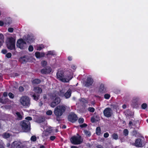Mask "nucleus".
Listing matches in <instances>:
<instances>
[{
    "label": "nucleus",
    "instance_id": "nucleus-1",
    "mask_svg": "<svg viewBox=\"0 0 148 148\" xmlns=\"http://www.w3.org/2000/svg\"><path fill=\"white\" fill-rule=\"evenodd\" d=\"M67 72L61 69H59L56 74L57 79L63 82H68L72 79V77L70 73L68 74Z\"/></svg>",
    "mask_w": 148,
    "mask_h": 148
},
{
    "label": "nucleus",
    "instance_id": "nucleus-2",
    "mask_svg": "<svg viewBox=\"0 0 148 148\" xmlns=\"http://www.w3.org/2000/svg\"><path fill=\"white\" fill-rule=\"evenodd\" d=\"M66 107L62 105L57 106L54 109V113L57 117L61 116L66 110Z\"/></svg>",
    "mask_w": 148,
    "mask_h": 148
},
{
    "label": "nucleus",
    "instance_id": "nucleus-3",
    "mask_svg": "<svg viewBox=\"0 0 148 148\" xmlns=\"http://www.w3.org/2000/svg\"><path fill=\"white\" fill-rule=\"evenodd\" d=\"M15 40L11 37L8 38V41L7 42V47L8 49L10 50L15 49Z\"/></svg>",
    "mask_w": 148,
    "mask_h": 148
},
{
    "label": "nucleus",
    "instance_id": "nucleus-4",
    "mask_svg": "<svg viewBox=\"0 0 148 148\" xmlns=\"http://www.w3.org/2000/svg\"><path fill=\"white\" fill-rule=\"evenodd\" d=\"M20 101L21 104L25 107H28L30 104V100L28 96H23L21 98Z\"/></svg>",
    "mask_w": 148,
    "mask_h": 148
},
{
    "label": "nucleus",
    "instance_id": "nucleus-5",
    "mask_svg": "<svg viewBox=\"0 0 148 148\" xmlns=\"http://www.w3.org/2000/svg\"><path fill=\"white\" fill-rule=\"evenodd\" d=\"M29 122L27 121H23L21 123V125L23 131L25 132H29L30 131V127L29 125Z\"/></svg>",
    "mask_w": 148,
    "mask_h": 148
},
{
    "label": "nucleus",
    "instance_id": "nucleus-6",
    "mask_svg": "<svg viewBox=\"0 0 148 148\" xmlns=\"http://www.w3.org/2000/svg\"><path fill=\"white\" fill-rule=\"evenodd\" d=\"M81 137L80 136H74L70 139V141L71 143L73 145H77L81 144L82 140H81Z\"/></svg>",
    "mask_w": 148,
    "mask_h": 148
},
{
    "label": "nucleus",
    "instance_id": "nucleus-7",
    "mask_svg": "<svg viewBox=\"0 0 148 148\" xmlns=\"http://www.w3.org/2000/svg\"><path fill=\"white\" fill-rule=\"evenodd\" d=\"M26 43L22 39H20L17 41L16 46L21 49L25 48Z\"/></svg>",
    "mask_w": 148,
    "mask_h": 148
},
{
    "label": "nucleus",
    "instance_id": "nucleus-8",
    "mask_svg": "<svg viewBox=\"0 0 148 148\" xmlns=\"http://www.w3.org/2000/svg\"><path fill=\"white\" fill-rule=\"evenodd\" d=\"M103 114L105 117L107 118L110 117L112 114V110L110 108H106L103 110Z\"/></svg>",
    "mask_w": 148,
    "mask_h": 148
},
{
    "label": "nucleus",
    "instance_id": "nucleus-9",
    "mask_svg": "<svg viewBox=\"0 0 148 148\" xmlns=\"http://www.w3.org/2000/svg\"><path fill=\"white\" fill-rule=\"evenodd\" d=\"M68 120L72 123L75 122L77 120V115L74 113L70 114L68 116Z\"/></svg>",
    "mask_w": 148,
    "mask_h": 148
},
{
    "label": "nucleus",
    "instance_id": "nucleus-10",
    "mask_svg": "<svg viewBox=\"0 0 148 148\" xmlns=\"http://www.w3.org/2000/svg\"><path fill=\"white\" fill-rule=\"evenodd\" d=\"M11 147L12 148H23V146L21 142L15 141L12 143Z\"/></svg>",
    "mask_w": 148,
    "mask_h": 148
},
{
    "label": "nucleus",
    "instance_id": "nucleus-11",
    "mask_svg": "<svg viewBox=\"0 0 148 148\" xmlns=\"http://www.w3.org/2000/svg\"><path fill=\"white\" fill-rule=\"evenodd\" d=\"M61 101V99L60 97H57L53 100L51 103V106L54 108L59 104Z\"/></svg>",
    "mask_w": 148,
    "mask_h": 148
},
{
    "label": "nucleus",
    "instance_id": "nucleus-12",
    "mask_svg": "<svg viewBox=\"0 0 148 148\" xmlns=\"http://www.w3.org/2000/svg\"><path fill=\"white\" fill-rule=\"evenodd\" d=\"M93 83V79L91 77H88L85 83V86L87 87H89L92 86Z\"/></svg>",
    "mask_w": 148,
    "mask_h": 148
},
{
    "label": "nucleus",
    "instance_id": "nucleus-13",
    "mask_svg": "<svg viewBox=\"0 0 148 148\" xmlns=\"http://www.w3.org/2000/svg\"><path fill=\"white\" fill-rule=\"evenodd\" d=\"M51 71L52 69L50 67L47 66V67L41 70L40 72L42 74H46L49 73Z\"/></svg>",
    "mask_w": 148,
    "mask_h": 148
},
{
    "label": "nucleus",
    "instance_id": "nucleus-14",
    "mask_svg": "<svg viewBox=\"0 0 148 148\" xmlns=\"http://www.w3.org/2000/svg\"><path fill=\"white\" fill-rule=\"evenodd\" d=\"M142 139L140 138L136 139L134 145L137 147H142Z\"/></svg>",
    "mask_w": 148,
    "mask_h": 148
},
{
    "label": "nucleus",
    "instance_id": "nucleus-15",
    "mask_svg": "<svg viewBox=\"0 0 148 148\" xmlns=\"http://www.w3.org/2000/svg\"><path fill=\"white\" fill-rule=\"evenodd\" d=\"M99 91L101 93H105L106 92V88L104 86V84H101L99 88Z\"/></svg>",
    "mask_w": 148,
    "mask_h": 148
},
{
    "label": "nucleus",
    "instance_id": "nucleus-16",
    "mask_svg": "<svg viewBox=\"0 0 148 148\" xmlns=\"http://www.w3.org/2000/svg\"><path fill=\"white\" fill-rule=\"evenodd\" d=\"M31 97H33V99L35 101H37L40 98V95L34 92H32L30 94Z\"/></svg>",
    "mask_w": 148,
    "mask_h": 148
},
{
    "label": "nucleus",
    "instance_id": "nucleus-17",
    "mask_svg": "<svg viewBox=\"0 0 148 148\" xmlns=\"http://www.w3.org/2000/svg\"><path fill=\"white\" fill-rule=\"evenodd\" d=\"M140 99L138 97L133 99L132 101V105L135 108L138 106V103Z\"/></svg>",
    "mask_w": 148,
    "mask_h": 148
},
{
    "label": "nucleus",
    "instance_id": "nucleus-18",
    "mask_svg": "<svg viewBox=\"0 0 148 148\" xmlns=\"http://www.w3.org/2000/svg\"><path fill=\"white\" fill-rule=\"evenodd\" d=\"M34 90L35 92L38 94V95H40L42 92V88L39 87H34Z\"/></svg>",
    "mask_w": 148,
    "mask_h": 148
},
{
    "label": "nucleus",
    "instance_id": "nucleus-19",
    "mask_svg": "<svg viewBox=\"0 0 148 148\" xmlns=\"http://www.w3.org/2000/svg\"><path fill=\"white\" fill-rule=\"evenodd\" d=\"M71 94V90L69 89L67 92L64 94V96L66 99H68L70 97Z\"/></svg>",
    "mask_w": 148,
    "mask_h": 148
},
{
    "label": "nucleus",
    "instance_id": "nucleus-20",
    "mask_svg": "<svg viewBox=\"0 0 148 148\" xmlns=\"http://www.w3.org/2000/svg\"><path fill=\"white\" fill-rule=\"evenodd\" d=\"M25 40L28 42H32L34 41L33 37L28 35H27L26 37L25 38Z\"/></svg>",
    "mask_w": 148,
    "mask_h": 148
},
{
    "label": "nucleus",
    "instance_id": "nucleus-21",
    "mask_svg": "<svg viewBox=\"0 0 148 148\" xmlns=\"http://www.w3.org/2000/svg\"><path fill=\"white\" fill-rule=\"evenodd\" d=\"M9 99L8 98H5L3 99L1 98H0V102L3 104H5L7 102H9Z\"/></svg>",
    "mask_w": 148,
    "mask_h": 148
},
{
    "label": "nucleus",
    "instance_id": "nucleus-22",
    "mask_svg": "<svg viewBox=\"0 0 148 148\" xmlns=\"http://www.w3.org/2000/svg\"><path fill=\"white\" fill-rule=\"evenodd\" d=\"M4 37L3 35L2 34H0V47L2 45L3 43L4 42Z\"/></svg>",
    "mask_w": 148,
    "mask_h": 148
},
{
    "label": "nucleus",
    "instance_id": "nucleus-23",
    "mask_svg": "<svg viewBox=\"0 0 148 148\" xmlns=\"http://www.w3.org/2000/svg\"><path fill=\"white\" fill-rule=\"evenodd\" d=\"M41 82L40 79H36L32 81V83L33 84H38Z\"/></svg>",
    "mask_w": 148,
    "mask_h": 148
},
{
    "label": "nucleus",
    "instance_id": "nucleus-24",
    "mask_svg": "<svg viewBox=\"0 0 148 148\" xmlns=\"http://www.w3.org/2000/svg\"><path fill=\"white\" fill-rule=\"evenodd\" d=\"M96 134L98 136L100 135L101 133V129L99 127H97L96 130Z\"/></svg>",
    "mask_w": 148,
    "mask_h": 148
},
{
    "label": "nucleus",
    "instance_id": "nucleus-25",
    "mask_svg": "<svg viewBox=\"0 0 148 148\" xmlns=\"http://www.w3.org/2000/svg\"><path fill=\"white\" fill-rule=\"evenodd\" d=\"M16 114L17 116V118L19 120H21L22 119V116L19 112H17Z\"/></svg>",
    "mask_w": 148,
    "mask_h": 148
},
{
    "label": "nucleus",
    "instance_id": "nucleus-26",
    "mask_svg": "<svg viewBox=\"0 0 148 148\" xmlns=\"http://www.w3.org/2000/svg\"><path fill=\"white\" fill-rule=\"evenodd\" d=\"M84 134L88 136H90L91 135V134L90 131L86 130H84Z\"/></svg>",
    "mask_w": 148,
    "mask_h": 148
},
{
    "label": "nucleus",
    "instance_id": "nucleus-27",
    "mask_svg": "<svg viewBox=\"0 0 148 148\" xmlns=\"http://www.w3.org/2000/svg\"><path fill=\"white\" fill-rule=\"evenodd\" d=\"M118 135L116 133H114L112 135V138L115 140H116L118 139Z\"/></svg>",
    "mask_w": 148,
    "mask_h": 148
},
{
    "label": "nucleus",
    "instance_id": "nucleus-28",
    "mask_svg": "<svg viewBox=\"0 0 148 148\" xmlns=\"http://www.w3.org/2000/svg\"><path fill=\"white\" fill-rule=\"evenodd\" d=\"M20 61L22 63H24L26 61V59L25 57L23 56L21 57L20 58Z\"/></svg>",
    "mask_w": 148,
    "mask_h": 148
},
{
    "label": "nucleus",
    "instance_id": "nucleus-29",
    "mask_svg": "<svg viewBox=\"0 0 148 148\" xmlns=\"http://www.w3.org/2000/svg\"><path fill=\"white\" fill-rule=\"evenodd\" d=\"M41 65L43 67H45L46 66L47 64V62L45 60H43L41 62Z\"/></svg>",
    "mask_w": 148,
    "mask_h": 148
},
{
    "label": "nucleus",
    "instance_id": "nucleus-30",
    "mask_svg": "<svg viewBox=\"0 0 148 148\" xmlns=\"http://www.w3.org/2000/svg\"><path fill=\"white\" fill-rule=\"evenodd\" d=\"M147 104L145 103H144L141 105V108L142 109L145 110L147 108Z\"/></svg>",
    "mask_w": 148,
    "mask_h": 148
},
{
    "label": "nucleus",
    "instance_id": "nucleus-31",
    "mask_svg": "<svg viewBox=\"0 0 148 148\" xmlns=\"http://www.w3.org/2000/svg\"><path fill=\"white\" fill-rule=\"evenodd\" d=\"M44 48V46L42 44L40 46H38L37 47V50L38 51H40L42 49Z\"/></svg>",
    "mask_w": 148,
    "mask_h": 148
},
{
    "label": "nucleus",
    "instance_id": "nucleus-32",
    "mask_svg": "<svg viewBox=\"0 0 148 148\" xmlns=\"http://www.w3.org/2000/svg\"><path fill=\"white\" fill-rule=\"evenodd\" d=\"M36 57L38 58H40V54L39 52L37 51L35 53Z\"/></svg>",
    "mask_w": 148,
    "mask_h": 148
},
{
    "label": "nucleus",
    "instance_id": "nucleus-33",
    "mask_svg": "<svg viewBox=\"0 0 148 148\" xmlns=\"http://www.w3.org/2000/svg\"><path fill=\"white\" fill-rule=\"evenodd\" d=\"M129 132L127 129H125L123 130V134L125 136H127Z\"/></svg>",
    "mask_w": 148,
    "mask_h": 148
},
{
    "label": "nucleus",
    "instance_id": "nucleus-34",
    "mask_svg": "<svg viewBox=\"0 0 148 148\" xmlns=\"http://www.w3.org/2000/svg\"><path fill=\"white\" fill-rule=\"evenodd\" d=\"M88 110L89 111L91 112H93L95 111V109L93 107H89L88 108Z\"/></svg>",
    "mask_w": 148,
    "mask_h": 148
},
{
    "label": "nucleus",
    "instance_id": "nucleus-35",
    "mask_svg": "<svg viewBox=\"0 0 148 148\" xmlns=\"http://www.w3.org/2000/svg\"><path fill=\"white\" fill-rule=\"evenodd\" d=\"M3 136L4 138H7L10 137V136L9 133H5L3 134Z\"/></svg>",
    "mask_w": 148,
    "mask_h": 148
},
{
    "label": "nucleus",
    "instance_id": "nucleus-36",
    "mask_svg": "<svg viewBox=\"0 0 148 148\" xmlns=\"http://www.w3.org/2000/svg\"><path fill=\"white\" fill-rule=\"evenodd\" d=\"M110 97V95L108 94H106L104 95V97L106 99H109Z\"/></svg>",
    "mask_w": 148,
    "mask_h": 148
},
{
    "label": "nucleus",
    "instance_id": "nucleus-37",
    "mask_svg": "<svg viewBox=\"0 0 148 148\" xmlns=\"http://www.w3.org/2000/svg\"><path fill=\"white\" fill-rule=\"evenodd\" d=\"M8 95L9 97L10 98L13 99L14 98V95L11 92H9L8 93Z\"/></svg>",
    "mask_w": 148,
    "mask_h": 148
},
{
    "label": "nucleus",
    "instance_id": "nucleus-38",
    "mask_svg": "<svg viewBox=\"0 0 148 148\" xmlns=\"http://www.w3.org/2000/svg\"><path fill=\"white\" fill-rule=\"evenodd\" d=\"M49 134V133L47 131H45L43 132L42 136L44 137L45 136H47Z\"/></svg>",
    "mask_w": 148,
    "mask_h": 148
},
{
    "label": "nucleus",
    "instance_id": "nucleus-39",
    "mask_svg": "<svg viewBox=\"0 0 148 148\" xmlns=\"http://www.w3.org/2000/svg\"><path fill=\"white\" fill-rule=\"evenodd\" d=\"M31 140L32 141L34 142L36 140V137L34 136H32L31 138Z\"/></svg>",
    "mask_w": 148,
    "mask_h": 148
},
{
    "label": "nucleus",
    "instance_id": "nucleus-40",
    "mask_svg": "<svg viewBox=\"0 0 148 148\" xmlns=\"http://www.w3.org/2000/svg\"><path fill=\"white\" fill-rule=\"evenodd\" d=\"M54 55L53 51H48L47 53V55H50L53 56Z\"/></svg>",
    "mask_w": 148,
    "mask_h": 148
},
{
    "label": "nucleus",
    "instance_id": "nucleus-41",
    "mask_svg": "<svg viewBox=\"0 0 148 148\" xmlns=\"http://www.w3.org/2000/svg\"><path fill=\"white\" fill-rule=\"evenodd\" d=\"M78 122L79 123H82L84 122V119L83 118H80L79 119Z\"/></svg>",
    "mask_w": 148,
    "mask_h": 148
},
{
    "label": "nucleus",
    "instance_id": "nucleus-42",
    "mask_svg": "<svg viewBox=\"0 0 148 148\" xmlns=\"http://www.w3.org/2000/svg\"><path fill=\"white\" fill-rule=\"evenodd\" d=\"M28 50L30 52L34 50V48L32 45H30L28 48Z\"/></svg>",
    "mask_w": 148,
    "mask_h": 148
},
{
    "label": "nucleus",
    "instance_id": "nucleus-43",
    "mask_svg": "<svg viewBox=\"0 0 148 148\" xmlns=\"http://www.w3.org/2000/svg\"><path fill=\"white\" fill-rule=\"evenodd\" d=\"M52 112L51 110H49L47 111L46 114L47 115H51L52 114Z\"/></svg>",
    "mask_w": 148,
    "mask_h": 148
},
{
    "label": "nucleus",
    "instance_id": "nucleus-44",
    "mask_svg": "<svg viewBox=\"0 0 148 148\" xmlns=\"http://www.w3.org/2000/svg\"><path fill=\"white\" fill-rule=\"evenodd\" d=\"M88 126V125L87 124H86V123H84L82 125H80V127H81V128H84V127H86L87 126Z\"/></svg>",
    "mask_w": 148,
    "mask_h": 148
},
{
    "label": "nucleus",
    "instance_id": "nucleus-45",
    "mask_svg": "<svg viewBox=\"0 0 148 148\" xmlns=\"http://www.w3.org/2000/svg\"><path fill=\"white\" fill-rule=\"evenodd\" d=\"M12 56V54L10 53H7L6 55V57L8 58H10Z\"/></svg>",
    "mask_w": 148,
    "mask_h": 148
},
{
    "label": "nucleus",
    "instance_id": "nucleus-46",
    "mask_svg": "<svg viewBox=\"0 0 148 148\" xmlns=\"http://www.w3.org/2000/svg\"><path fill=\"white\" fill-rule=\"evenodd\" d=\"M11 21L10 20L6 21H5V24L6 25H9L11 23Z\"/></svg>",
    "mask_w": 148,
    "mask_h": 148
},
{
    "label": "nucleus",
    "instance_id": "nucleus-47",
    "mask_svg": "<svg viewBox=\"0 0 148 148\" xmlns=\"http://www.w3.org/2000/svg\"><path fill=\"white\" fill-rule=\"evenodd\" d=\"M24 88L22 86H20L19 88V90L20 92H22L24 90Z\"/></svg>",
    "mask_w": 148,
    "mask_h": 148
},
{
    "label": "nucleus",
    "instance_id": "nucleus-48",
    "mask_svg": "<svg viewBox=\"0 0 148 148\" xmlns=\"http://www.w3.org/2000/svg\"><path fill=\"white\" fill-rule=\"evenodd\" d=\"M111 106L113 109H116L117 108V106L116 104H111Z\"/></svg>",
    "mask_w": 148,
    "mask_h": 148
},
{
    "label": "nucleus",
    "instance_id": "nucleus-49",
    "mask_svg": "<svg viewBox=\"0 0 148 148\" xmlns=\"http://www.w3.org/2000/svg\"><path fill=\"white\" fill-rule=\"evenodd\" d=\"M8 31L9 32L12 33L13 32L14 29L13 28H9L8 29Z\"/></svg>",
    "mask_w": 148,
    "mask_h": 148
},
{
    "label": "nucleus",
    "instance_id": "nucleus-50",
    "mask_svg": "<svg viewBox=\"0 0 148 148\" xmlns=\"http://www.w3.org/2000/svg\"><path fill=\"white\" fill-rule=\"evenodd\" d=\"M109 136V134L108 132H106L104 134L103 136L105 138H108Z\"/></svg>",
    "mask_w": 148,
    "mask_h": 148
},
{
    "label": "nucleus",
    "instance_id": "nucleus-51",
    "mask_svg": "<svg viewBox=\"0 0 148 148\" xmlns=\"http://www.w3.org/2000/svg\"><path fill=\"white\" fill-rule=\"evenodd\" d=\"M44 121H45L44 119L42 118H41L39 119L38 120V121L40 123L44 122Z\"/></svg>",
    "mask_w": 148,
    "mask_h": 148
},
{
    "label": "nucleus",
    "instance_id": "nucleus-52",
    "mask_svg": "<svg viewBox=\"0 0 148 148\" xmlns=\"http://www.w3.org/2000/svg\"><path fill=\"white\" fill-rule=\"evenodd\" d=\"M91 121L92 123H94L95 121V118L93 117H92L91 118Z\"/></svg>",
    "mask_w": 148,
    "mask_h": 148
},
{
    "label": "nucleus",
    "instance_id": "nucleus-53",
    "mask_svg": "<svg viewBox=\"0 0 148 148\" xmlns=\"http://www.w3.org/2000/svg\"><path fill=\"white\" fill-rule=\"evenodd\" d=\"M56 138V137L54 136H51L50 138L51 140L53 141Z\"/></svg>",
    "mask_w": 148,
    "mask_h": 148
},
{
    "label": "nucleus",
    "instance_id": "nucleus-54",
    "mask_svg": "<svg viewBox=\"0 0 148 148\" xmlns=\"http://www.w3.org/2000/svg\"><path fill=\"white\" fill-rule=\"evenodd\" d=\"M25 119L28 121H31L32 120V118L30 116H27L25 118Z\"/></svg>",
    "mask_w": 148,
    "mask_h": 148
},
{
    "label": "nucleus",
    "instance_id": "nucleus-55",
    "mask_svg": "<svg viewBox=\"0 0 148 148\" xmlns=\"http://www.w3.org/2000/svg\"><path fill=\"white\" fill-rule=\"evenodd\" d=\"M1 52L3 54H5L7 53V51L6 49H3L2 50Z\"/></svg>",
    "mask_w": 148,
    "mask_h": 148
},
{
    "label": "nucleus",
    "instance_id": "nucleus-56",
    "mask_svg": "<svg viewBox=\"0 0 148 148\" xmlns=\"http://www.w3.org/2000/svg\"><path fill=\"white\" fill-rule=\"evenodd\" d=\"M8 96V93L6 92H4L3 93V96L4 97H6Z\"/></svg>",
    "mask_w": 148,
    "mask_h": 148
},
{
    "label": "nucleus",
    "instance_id": "nucleus-57",
    "mask_svg": "<svg viewBox=\"0 0 148 148\" xmlns=\"http://www.w3.org/2000/svg\"><path fill=\"white\" fill-rule=\"evenodd\" d=\"M4 23L3 21H0V26H2L3 25Z\"/></svg>",
    "mask_w": 148,
    "mask_h": 148
},
{
    "label": "nucleus",
    "instance_id": "nucleus-58",
    "mask_svg": "<svg viewBox=\"0 0 148 148\" xmlns=\"http://www.w3.org/2000/svg\"><path fill=\"white\" fill-rule=\"evenodd\" d=\"M97 148H103V147L100 145H98L96 146Z\"/></svg>",
    "mask_w": 148,
    "mask_h": 148
},
{
    "label": "nucleus",
    "instance_id": "nucleus-59",
    "mask_svg": "<svg viewBox=\"0 0 148 148\" xmlns=\"http://www.w3.org/2000/svg\"><path fill=\"white\" fill-rule=\"evenodd\" d=\"M68 60H69V61H71L72 60V57L71 56H69L68 57Z\"/></svg>",
    "mask_w": 148,
    "mask_h": 148
},
{
    "label": "nucleus",
    "instance_id": "nucleus-60",
    "mask_svg": "<svg viewBox=\"0 0 148 148\" xmlns=\"http://www.w3.org/2000/svg\"><path fill=\"white\" fill-rule=\"evenodd\" d=\"M60 95H61V96H64V92H62V91H60Z\"/></svg>",
    "mask_w": 148,
    "mask_h": 148
},
{
    "label": "nucleus",
    "instance_id": "nucleus-61",
    "mask_svg": "<svg viewBox=\"0 0 148 148\" xmlns=\"http://www.w3.org/2000/svg\"><path fill=\"white\" fill-rule=\"evenodd\" d=\"M43 98L44 99H47V96L46 94H45L43 95Z\"/></svg>",
    "mask_w": 148,
    "mask_h": 148
},
{
    "label": "nucleus",
    "instance_id": "nucleus-62",
    "mask_svg": "<svg viewBox=\"0 0 148 148\" xmlns=\"http://www.w3.org/2000/svg\"><path fill=\"white\" fill-rule=\"evenodd\" d=\"M4 107V108L6 109H8L9 107V106H7V105L4 106H2L1 107Z\"/></svg>",
    "mask_w": 148,
    "mask_h": 148
},
{
    "label": "nucleus",
    "instance_id": "nucleus-63",
    "mask_svg": "<svg viewBox=\"0 0 148 148\" xmlns=\"http://www.w3.org/2000/svg\"><path fill=\"white\" fill-rule=\"evenodd\" d=\"M45 56V54L43 53H42L40 54V57H44Z\"/></svg>",
    "mask_w": 148,
    "mask_h": 148
},
{
    "label": "nucleus",
    "instance_id": "nucleus-64",
    "mask_svg": "<svg viewBox=\"0 0 148 148\" xmlns=\"http://www.w3.org/2000/svg\"><path fill=\"white\" fill-rule=\"evenodd\" d=\"M71 148H78L76 146H72L71 147Z\"/></svg>",
    "mask_w": 148,
    "mask_h": 148
}]
</instances>
